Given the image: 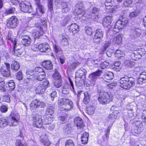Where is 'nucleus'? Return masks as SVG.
I'll use <instances>...</instances> for the list:
<instances>
[{"mask_svg": "<svg viewBox=\"0 0 146 146\" xmlns=\"http://www.w3.org/2000/svg\"><path fill=\"white\" fill-rule=\"evenodd\" d=\"M128 23V19L127 18H123L121 20H118L115 25L111 27L107 34L108 36L109 35L113 36L118 32L120 29L124 28Z\"/></svg>", "mask_w": 146, "mask_h": 146, "instance_id": "obj_1", "label": "nucleus"}, {"mask_svg": "<svg viewBox=\"0 0 146 146\" xmlns=\"http://www.w3.org/2000/svg\"><path fill=\"white\" fill-rule=\"evenodd\" d=\"M119 81L121 87L125 89H129L134 86L135 80L132 77L125 76L121 78Z\"/></svg>", "mask_w": 146, "mask_h": 146, "instance_id": "obj_2", "label": "nucleus"}, {"mask_svg": "<svg viewBox=\"0 0 146 146\" xmlns=\"http://www.w3.org/2000/svg\"><path fill=\"white\" fill-rule=\"evenodd\" d=\"M75 12L78 15L77 17L82 22L87 20V14L85 13L84 8L82 3L79 1L76 6Z\"/></svg>", "mask_w": 146, "mask_h": 146, "instance_id": "obj_3", "label": "nucleus"}, {"mask_svg": "<svg viewBox=\"0 0 146 146\" xmlns=\"http://www.w3.org/2000/svg\"><path fill=\"white\" fill-rule=\"evenodd\" d=\"M27 73L29 75H33L34 80H37L41 81L45 77V73L43 69L40 67L36 68L33 70H30Z\"/></svg>", "mask_w": 146, "mask_h": 146, "instance_id": "obj_4", "label": "nucleus"}, {"mask_svg": "<svg viewBox=\"0 0 146 146\" xmlns=\"http://www.w3.org/2000/svg\"><path fill=\"white\" fill-rule=\"evenodd\" d=\"M113 97V95L111 92L102 91L100 92L98 99L101 104H106L112 101Z\"/></svg>", "mask_w": 146, "mask_h": 146, "instance_id": "obj_5", "label": "nucleus"}, {"mask_svg": "<svg viewBox=\"0 0 146 146\" xmlns=\"http://www.w3.org/2000/svg\"><path fill=\"white\" fill-rule=\"evenodd\" d=\"M44 118V121L42 122L41 116L38 114H36L33 117V126L40 128L42 127L43 123L46 125L50 123H49L48 121L45 116Z\"/></svg>", "mask_w": 146, "mask_h": 146, "instance_id": "obj_6", "label": "nucleus"}, {"mask_svg": "<svg viewBox=\"0 0 146 146\" xmlns=\"http://www.w3.org/2000/svg\"><path fill=\"white\" fill-rule=\"evenodd\" d=\"M19 115L16 112H12L10 117L7 120L8 125L10 126H15L19 123Z\"/></svg>", "mask_w": 146, "mask_h": 146, "instance_id": "obj_7", "label": "nucleus"}, {"mask_svg": "<svg viewBox=\"0 0 146 146\" xmlns=\"http://www.w3.org/2000/svg\"><path fill=\"white\" fill-rule=\"evenodd\" d=\"M133 124L134 126L133 128H132L131 131V133L135 135L140 134L142 130V122L140 121H136Z\"/></svg>", "mask_w": 146, "mask_h": 146, "instance_id": "obj_8", "label": "nucleus"}, {"mask_svg": "<svg viewBox=\"0 0 146 146\" xmlns=\"http://www.w3.org/2000/svg\"><path fill=\"white\" fill-rule=\"evenodd\" d=\"M10 69V64L5 63L0 68V71L1 74L4 77H9L11 75Z\"/></svg>", "mask_w": 146, "mask_h": 146, "instance_id": "obj_9", "label": "nucleus"}, {"mask_svg": "<svg viewBox=\"0 0 146 146\" xmlns=\"http://www.w3.org/2000/svg\"><path fill=\"white\" fill-rule=\"evenodd\" d=\"M58 102L60 105H66V108L64 109L65 111H69L73 106L72 102L68 99L61 98L59 99Z\"/></svg>", "mask_w": 146, "mask_h": 146, "instance_id": "obj_10", "label": "nucleus"}, {"mask_svg": "<svg viewBox=\"0 0 146 146\" xmlns=\"http://www.w3.org/2000/svg\"><path fill=\"white\" fill-rule=\"evenodd\" d=\"M19 6L21 11L24 12L30 13L33 11L31 5L29 3L22 1L20 3Z\"/></svg>", "mask_w": 146, "mask_h": 146, "instance_id": "obj_11", "label": "nucleus"}, {"mask_svg": "<svg viewBox=\"0 0 146 146\" xmlns=\"http://www.w3.org/2000/svg\"><path fill=\"white\" fill-rule=\"evenodd\" d=\"M19 23V20L16 17H11L7 21V26L9 28L14 29L17 26Z\"/></svg>", "mask_w": 146, "mask_h": 146, "instance_id": "obj_12", "label": "nucleus"}, {"mask_svg": "<svg viewBox=\"0 0 146 146\" xmlns=\"http://www.w3.org/2000/svg\"><path fill=\"white\" fill-rule=\"evenodd\" d=\"M45 106V104L43 102L36 99L32 101L31 104V108L32 109L35 110L39 107L44 108Z\"/></svg>", "mask_w": 146, "mask_h": 146, "instance_id": "obj_13", "label": "nucleus"}, {"mask_svg": "<svg viewBox=\"0 0 146 146\" xmlns=\"http://www.w3.org/2000/svg\"><path fill=\"white\" fill-rule=\"evenodd\" d=\"M96 31L93 39L94 43L98 44L102 40L103 33L102 30L100 29H97Z\"/></svg>", "mask_w": 146, "mask_h": 146, "instance_id": "obj_14", "label": "nucleus"}, {"mask_svg": "<svg viewBox=\"0 0 146 146\" xmlns=\"http://www.w3.org/2000/svg\"><path fill=\"white\" fill-rule=\"evenodd\" d=\"M92 12L91 15H87L86 16L87 19L91 18L93 20L96 21L98 19L100 16L99 14L101 12V11L99 9L94 7L92 10Z\"/></svg>", "mask_w": 146, "mask_h": 146, "instance_id": "obj_15", "label": "nucleus"}, {"mask_svg": "<svg viewBox=\"0 0 146 146\" xmlns=\"http://www.w3.org/2000/svg\"><path fill=\"white\" fill-rule=\"evenodd\" d=\"M36 2L37 7L36 8V12L35 15L40 16L42 14L44 13V7L40 4V0H34Z\"/></svg>", "mask_w": 146, "mask_h": 146, "instance_id": "obj_16", "label": "nucleus"}, {"mask_svg": "<svg viewBox=\"0 0 146 146\" xmlns=\"http://www.w3.org/2000/svg\"><path fill=\"white\" fill-rule=\"evenodd\" d=\"M102 73V70H98L96 71L91 73L89 76V78L91 81L95 82L98 77L101 75Z\"/></svg>", "mask_w": 146, "mask_h": 146, "instance_id": "obj_17", "label": "nucleus"}, {"mask_svg": "<svg viewBox=\"0 0 146 146\" xmlns=\"http://www.w3.org/2000/svg\"><path fill=\"white\" fill-rule=\"evenodd\" d=\"M87 74L86 70L83 68H80L78 69L76 72V77L84 80L86 78V76Z\"/></svg>", "mask_w": 146, "mask_h": 146, "instance_id": "obj_18", "label": "nucleus"}, {"mask_svg": "<svg viewBox=\"0 0 146 146\" xmlns=\"http://www.w3.org/2000/svg\"><path fill=\"white\" fill-rule=\"evenodd\" d=\"M21 38L22 39L21 42L24 45L27 46L30 44L31 39L28 35H22L21 37Z\"/></svg>", "mask_w": 146, "mask_h": 146, "instance_id": "obj_19", "label": "nucleus"}, {"mask_svg": "<svg viewBox=\"0 0 146 146\" xmlns=\"http://www.w3.org/2000/svg\"><path fill=\"white\" fill-rule=\"evenodd\" d=\"M141 34V30L138 28L135 29L132 31L130 34V37L132 39L136 38L139 37Z\"/></svg>", "mask_w": 146, "mask_h": 146, "instance_id": "obj_20", "label": "nucleus"}, {"mask_svg": "<svg viewBox=\"0 0 146 146\" xmlns=\"http://www.w3.org/2000/svg\"><path fill=\"white\" fill-rule=\"evenodd\" d=\"M40 48V51L42 52H48L50 50V47L49 45L46 44H42L39 45Z\"/></svg>", "mask_w": 146, "mask_h": 146, "instance_id": "obj_21", "label": "nucleus"}, {"mask_svg": "<svg viewBox=\"0 0 146 146\" xmlns=\"http://www.w3.org/2000/svg\"><path fill=\"white\" fill-rule=\"evenodd\" d=\"M145 80H146V72H143L140 74L137 82V84L140 86L142 84L143 81Z\"/></svg>", "mask_w": 146, "mask_h": 146, "instance_id": "obj_22", "label": "nucleus"}, {"mask_svg": "<svg viewBox=\"0 0 146 146\" xmlns=\"http://www.w3.org/2000/svg\"><path fill=\"white\" fill-rule=\"evenodd\" d=\"M68 29L70 32L75 33L76 32L79 30L78 26L76 23L72 24L68 27Z\"/></svg>", "mask_w": 146, "mask_h": 146, "instance_id": "obj_23", "label": "nucleus"}, {"mask_svg": "<svg viewBox=\"0 0 146 146\" xmlns=\"http://www.w3.org/2000/svg\"><path fill=\"white\" fill-rule=\"evenodd\" d=\"M83 120L79 117L75 118L74 119V122L75 124L77 127H82L84 126L83 123Z\"/></svg>", "mask_w": 146, "mask_h": 146, "instance_id": "obj_24", "label": "nucleus"}, {"mask_svg": "<svg viewBox=\"0 0 146 146\" xmlns=\"http://www.w3.org/2000/svg\"><path fill=\"white\" fill-rule=\"evenodd\" d=\"M112 20V18L110 16H107L106 17L104 20V21L103 22V25L105 27H107L110 25L111 21Z\"/></svg>", "mask_w": 146, "mask_h": 146, "instance_id": "obj_25", "label": "nucleus"}, {"mask_svg": "<svg viewBox=\"0 0 146 146\" xmlns=\"http://www.w3.org/2000/svg\"><path fill=\"white\" fill-rule=\"evenodd\" d=\"M19 64L16 61H13L11 64V68L13 72L17 71L20 68Z\"/></svg>", "mask_w": 146, "mask_h": 146, "instance_id": "obj_26", "label": "nucleus"}, {"mask_svg": "<svg viewBox=\"0 0 146 146\" xmlns=\"http://www.w3.org/2000/svg\"><path fill=\"white\" fill-rule=\"evenodd\" d=\"M17 46H16V44H15L13 48L14 52L13 54L14 55L17 56H20L23 52V49L21 48H17L16 49Z\"/></svg>", "mask_w": 146, "mask_h": 146, "instance_id": "obj_27", "label": "nucleus"}, {"mask_svg": "<svg viewBox=\"0 0 146 146\" xmlns=\"http://www.w3.org/2000/svg\"><path fill=\"white\" fill-rule=\"evenodd\" d=\"M42 66L47 70H50L52 68V65L50 61H46L42 63Z\"/></svg>", "mask_w": 146, "mask_h": 146, "instance_id": "obj_28", "label": "nucleus"}, {"mask_svg": "<svg viewBox=\"0 0 146 146\" xmlns=\"http://www.w3.org/2000/svg\"><path fill=\"white\" fill-rule=\"evenodd\" d=\"M46 89L41 84H39L36 87L35 91L38 94H42Z\"/></svg>", "mask_w": 146, "mask_h": 146, "instance_id": "obj_29", "label": "nucleus"}, {"mask_svg": "<svg viewBox=\"0 0 146 146\" xmlns=\"http://www.w3.org/2000/svg\"><path fill=\"white\" fill-rule=\"evenodd\" d=\"M42 31L41 32L35 30L32 33V36L35 39L37 38L38 39L40 36L42 35Z\"/></svg>", "mask_w": 146, "mask_h": 146, "instance_id": "obj_30", "label": "nucleus"}, {"mask_svg": "<svg viewBox=\"0 0 146 146\" xmlns=\"http://www.w3.org/2000/svg\"><path fill=\"white\" fill-rule=\"evenodd\" d=\"M68 4V3L67 2H62L61 3V7L63 12L67 13L70 9Z\"/></svg>", "mask_w": 146, "mask_h": 146, "instance_id": "obj_31", "label": "nucleus"}, {"mask_svg": "<svg viewBox=\"0 0 146 146\" xmlns=\"http://www.w3.org/2000/svg\"><path fill=\"white\" fill-rule=\"evenodd\" d=\"M5 83L4 81L3 78L0 77V90L1 92H6V89L5 88Z\"/></svg>", "mask_w": 146, "mask_h": 146, "instance_id": "obj_32", "label": "nucleus"}, {"mask_svg": "<svg viewBox=\"0 0 146 146\" xmlns=\"http://www.w3.org/2000/svg\"><path fill=\"white\" fill-rule=\"evenodd\" d=\"M41 138L40 142L43 145L46 146H49L50 145V143L49 140L47 139L46 135H45L42 138V136Z\"/></svg>", "mask_w": 146, "mask_h": 146, "instance_id": "obj_33", "label": "nucleus"}, {"mask_svg": "<svg viewBox=\"0 0 146 146\" xmlns=\"http://www.w3.org/2000/svg\"><path fill=\"white\" fill-rule=\"evenodd\" d=\"M54 108L53 106L50 105L48 106L46 110V115L52 116L54 113Z\"/></svg>", "mask_w": 146, "mask_h": 146, "instance_id": "obj_34", "label": "nucleus"}, {"mask_svg": "<svg viewBox=\"0 0 146 146\" xmlns=\"http://www.w3.org/2000/svg\"><path fill=\"white\" fill-rule=\"evenodd\" d=\"M88 133L87 132H85L82 134L81 136V141L83 143H87L88 140Z\"/></svg>", "mask_w": 146, "mask_h": 146, "instance_id": "obj_35", "label": "nucleus"}, {"mask_svg": "<svg viewBox=\"0 0 146 146\" xmlns=\"http://www.w3.org/2000/svg\"><path fill=\"white\" fill-rule=\"evenodd\" d=\"M122 36L121 35H118L115 37L113 39L114 42L117 44H120L122 42Z\"/></svg>", "mask_w": 146, "mask_h": 146, "instance_id": "obj_36", "label": "nucleus"}, {"mask_svg": "<svg viewBox=\"0 0 146 146\" xmlns=\"http://www.w3.org/2000/svg\"><path fill=\"white\" fill-rule=\"evenodd\" d=\"M95 107L93 105L89 106L87 108V112L89 115L92 114L94 113Z\"/></svg>", "mask_w": 146, "mask_h": 146, "instance_id": "obj_37", "label": "nucleus"}, {"mask_svg": "<svg viewBox=\"0 0 146 146\" xmlns=\"http://www.w3.org/2000/svg\"><path fill=\"white\" fill-rule=\"evenodd\" d=\"M30 70L27 71L26 72V77L27 78L25 79L24 81V83H30L32 81V80H34L33 75H29L27 74V72Z\"/></svg>", "mask_w": 146, "mask_h": 146, "instance_id": "obj_38", "label": "nucleus"}, {"mask_svg": "<svg viewBox=\"0 0 146 146\" xmlns=\"http://www.w3.org/2000/svg\"><path fill=\"white\" fill-rule=\"evenodd\" d=\"M62 93L64 94H68L69 93L70 89L67 84H65L62 88Z\"/></svg>", "mask_w": 146, "mask_h": 146, "instance_id": "obj_39", "label": "nucleus"}, {"mask_svg": "<svg viewBox=\"0 0 146 146\" xmlns=\"http://www.w3.org/2000/svg\"><path fill=\"white\" fill-rule=\"evenodd\" d=\"M104 78L108 80H110L113 78V73L110 72H106L104 75Z\"/></svg>", "mask_w": 146, "mask_h": 146, "instance_id": "obj_40", "label": "nucleus"}, {"mask_svg": "<svg viewBox=\"0 0 146 146\" xmlns=\"http://www.w3.org/2000/svg\"><path fill=\"white\" fill-rule=\"evenodd\" d=\"M135 54H138L139 55L141 56V57L142 56L145 55L146 54V52L144 48H141L135 50Z\"/></svg>", "mask_w": 146, "mask_h": 146, "instance_id": "obj_41", "label": "nucleus"}, {"mask_svg": "<svg viewBox=\"0 0 146 146\" xmlns=\"http://www.w3.org/2000/svg\"><path fill=\"white\" fill-rule=\"evenodd\" d=\"M6 84L8 85L11 91L13 90L15 88V84L13 80H11L9 82H7Z\"/></svg>", "mask_w": 146, "mask_h": 146, "instance_id": "obj_42", "label": "nucleus"}, {"mask_svg": "<svg viewBox=\"0 0 146 146\" xmlns=\"http://www.w3.org/2000/svg\"><path fill=\"white\" fill-rule=\"evenodd\" d=\"M8 125L7 120L5 119L1 118L0 119V128H2Z\"/></svg>", "mask_w": 146, "mask_h": 146, "instance_id": "obj_43", "label": "nucleus"}, {"mask_svg": "<svg viewBox=\"0 0 146 146\" xmlns=\"http://www.w3.org/2000/svg\"><path fill=\"white\" fill-rule=\"evenodd\" d=\"M113 69L116 71H119L120 70L121 68V63L119 61L115 62L114 65Z\"/></svg>", "mask_w": 146, "mask_h": 146, "instance_id": "obj_44", "label": "nucleus"}, {"mask_svg": "<svg viewBox=\"0 0 146 146\" xmlns=\"http://www.w3.org/2000/svg\"><path fill=\"white\" fill-rule=\"evenodd\" d=\"M84 97L83 100V102L86 104H87L90 101V97L87 92L84 93Z\"/></svg>", "mask_w": 146, "mask_h": 146, "instance_id": "obj_45", "label": "nucleus"}, {"mask_svg": "<svg viewBox=\"0 0 146 146\" xmlns=\"http://www.w3.org/2000/svg\"><path fill=\"white\" fill-rule=\"evenodd\" d=\"M140 13V10L137 9L134 11L131 12L129 14V16L131 18L136 17Z\"/></svg>", "mask_w": 146, "mask_h": 146, "instance_id": "obj_46", "label": "nucleus"}, {"mask_svg": "<svg viewBox=\"0 0 146 146\" xmlns=\"http://www.w3.org/2000/svg\"><path fill=\"white\" fill-rule=\"evenodd\" d=\"M52 77L55 80H57L61 79V76L60 74L57 70H55L54 73L53 74Z\"/></svg>", "mask_w": 146, "mask_h": 146, "instance_id": "obj_47", "label": "nucleus"}, {"mask_svg": "<svg viewBox=\"0 0 146 146\" xmlns=\"http://www.w3.org/2000/svg\"><path fill=\"white\" fill-rule=\"evenodd\" d=\"M135 50L131 54V58L135 60H138L141 58V56L139 55L138 54H135Z\"/></svg>", "mask_w": 146, "mask_h": 146, "instance_id": "obj_48", "label": "nucleus"}, {"mask_svg": "<svg viewBox=\"0 0 146 146\" xmlns=\"http://www.w3.org/2000/svg\"><path fill=\"white\" fill-rule=\"evenodd\" d=\"M117 117V114L116 111H113V112L111 113L110 115L109 116V118L113 120L116 119Z\"/></svg>", "mask_w": 146, "mask_h": 146, "instance_id": "obj_49", "label": "nucleus"}, {"mask_svg": "<svg viewBox=\"0 0 146 146\" xmlns=\"http://www.w3.org/2000/svg\"><path fill=\"white\" fill-rule=\"evenodd\" d=\"M114 0H106L105 5L106 7H112L114 4Z\"/></svg>", "mask_w": 146, "mask_h": 146, "instance_id": "obj_50", "label": "nucleus"}, {"mask_svg": "<svg viewBox=\"0 0 146 146\" xmlns=\"http://www.w3.org/2000/svg\"><path fill=\"white\" fill-rule=\"evenodd\" d=\"M134 106L131 104H130L127 106L125 109V111H133Z\"/></svg>", "mask_w": 146, "mask_h": 146, "instance_id": "obj_51", "label": "nucleus"}, {"mask_svg": "<svg viewBox=\"0 0 146 146\" xmlns=\"http://www.w3.org/2000/svg\"><path fill=\"white\" fill-rule=\"evenodd\" d=\"M125 65L127 66L130 68H131L132 66L134 65V63L131 62L129 60H126L124 62Z\"/></svg>", "mask_w": 146, "mask_h": 146, "instance_id": "obj_52", "label": "nucleus"}, {"mask_svg": "<svg viewBox=\"0 0 146 146\" xmlns=\"http://www.w3.org/2000/svg\"><path fill=\"white\" fill-rule=\"evenodd\" d=\"M70 18L68 16L65 17L64 20L61 21V23L62 26H64L70 20Z\"/></svg>", "mask_w": 146, "mask_h": 146, "instance_id": "obj_53", "label": "nucleus"}, {"mask_svg": "<svg viewBox=\"0 0 146 146\" xmlns=\"http://www.w3.org/2000/svg\"><path fill=\"white\" fill-rule=\"evenodd\" d=\"M127 114L126 115L127 117V118H131L133 117L134 115V112L133 111H129L126 112Z\"/></svg>", "mask_w": 146, "mask_h": 146, "instance_id": "obj_54", "label": "nucleus"}, {"mask_svg": "<svg viewBox=\"0 0 146 146\" xmlns=\"http://www.w3.org/2000/svg\"><path fill=\"white\" fill-rule=\"evenodd\" d=\"M79 64L80 63L78 62L73 63L69 66V69L70 70L75 69Z\"/></svg>", "mask_w": 146, "mask_h": 146, "instance_id": "obj_55", "label": "nucleus"}, {"mask_svg": "<svg viewBox=\"0 0 146 146\" xmlns=\"http://www.w3.org/2000/svg\"><path fill=\"white\" fill-rule=\"evenodd\" d=\"M61 43V44L64 46H68L69 44L68 39L65 37L62 38Z\"/></svg>", "mask_w": 146, "mask_h": 146, "instance_id": "obj_56", "label": "nucleus"}, {"mask_svg": "<svg viewBox=\"0 0 146 146\" xmlns=\"http://www.w3.org/2000/svg\"><path fill=\"white\" fill-rule=\"evenodd\" d=\"M16 79L20 80L23 79V74L21 71H19L17 74L16 76Z\"/></svg>", "mask_w": 146, "mask_h": 146, "instance_id": "obj_57", "label": "nucleus"}, {"mask_svg": "<svg viewBox=\"0 0 146 146\" xmlns=\"http://www.w3.org/2000/svg\"><path fill=\"white\" fill-rule=\"evenodd\" d=\"M48 10L51 12H53V2L48 3Z\"/></svg>", "mask_w": 146, "mask_h": 146, "instance_id": "obj_58", "label": "nucleus"}, {"mask_svg": "<svg viewBox=\"0 0 146 146\" xmlns=\"http://www.w3.org/2000/svg\"><path fill=\"white\" fill-rule=\"evenodd\" d=\"M3 100L4 102H10V96L6 95H4L3 97Z\"/></svg>", "mask_w": 146, "mask_h": 146, "instance_id": "obj_59", "label": "nucleus"}, {"mask_svg": "<svg viewBox=\"0 0 146 146\" xmlns=\"http://www.w3.org/2000/svg\"><path fill=\"white\" fill-rule=\"evenodd\" d=\"M50 97L51 100H54L55 98L57 96L56 92L54 91H53L50 94Z\"/></svg>", "mask_w": 146, "mask_h": 146, "instance_id": "obj_60", "label": "nucleus"}, {"mask_svg": "<svg viewBox=\"0 0 146 146\" xmlns=\"http://www.w3.org/2000/svg\"><path fill=\"white\" fill-rule=\"evenodd\" d=\"M62 84L61 79L57 80L54 83V86L56 88H59L60 87Z\"/></svg>", "mask_w": 146, "mask_h": 146, "instance_id": "obj_61", "label": "nucleus"}, {"mask_svg": "<svg viewBox=\"0 0 146 146\" xmlns=\"http://www.w3.org/2000/svg\"><path fill=\"white\" fill-rule=\"evenodd\" d=\"M93 31L91 27H88L86 29V33L88 35L91 36L92 35Z\"/></svg>", "mask_w": 146, "mask_h": 146, "instance_id": "obj_62", "label": "nucleus"}, {"mask_svg": "<svg viewBox=\"0 0 146 146\" xmlns=\"http://www.w3.org/2000/svg\"><path fill=\"white\" fill-rule=\"evenodd\" d=\"M45 89H46L49 86V82L47 80H45L43 82L42 84H41Z\"/></svg>", "mask_w": 146, "mask_h": 146, "instance_id": "obj_63", "label": "nucleus"}, {"mask_svg": "<svg viewBox=\"0 0 146 146\" xmlns=\"http://www.w3.org/2000/svg\"><path fill=\"white\" fill-rule=\"evenodd\" d=\"M65 146H74V145L72 140H69L66 142Z\"/></svg>", "mask_w": 146, "mask_h": 146, "instance_id": "obj_64", "label": "nucleus"}]
</instances>
